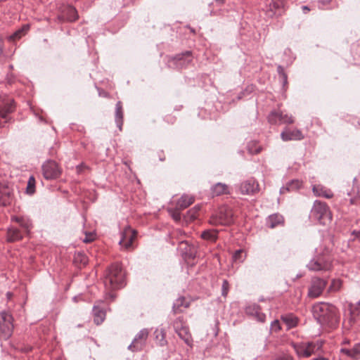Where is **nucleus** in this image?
I'll use <instances>...</instances> for the list:
<instances>
[{
	"mask_svg": "<svg viewBox=\"0 0 360 360\" xmlns=\"http://www.w3.org/2000/svg\"><path fill=\"white\" fill-rule=\"evenodd\" d=\"M342 282L340 280H333L331 284L330 285V290L331 291H338L341 288Z\"/></svg>",
	"mask_w": 360,
	"mask_h": 360,
	"instance_id": "42",
	"label": "nucleus"
},
{
	"mask_svg": "<svg viewBox=\"0 0 360 360\" xmlns=\"http://www.w3.org/2000/svg\"><path fill=\"white\" fill-rule=\"evenodd\" d=\"M312 313L314 319L322 326L333 328L339 322L337 308L329 303L319 302L314 304Z\"/></svg>",
	"mask_w": 360,
	"mask_h": 360,
	"instance_id": "1",
	"label": "nucleus"
},
{
	"mask_svg": "<svg viewBox=\"0 0 360 360\" xmlns=\"http://www.w3.org/2000/svg\"><path fill=\"white\" fill-rule=\"evenodd\" d=\"M292 346L299 357H309L321 347V344L314 342L292 343Z\"/></svg>",
	"mask_w": 360,
	"mask_h": 360,
	"instance_id": "6",
	"label": "nucleus"
},
{
	"mask_svg": "<svg viewBox=\"0 0 360 360\" xmlns=\"http://www.w3.org/2000/svg\"><path fill=\"white\" fill-rule=\"evenodd\" d=\"M79 259L80 262L83 264V265H86L88 262V259L87 257H86L85 255L82 254V253H78L77 255V256L75 257V260L76 261H78Z\"/></svg>",
	"mask_w": 360,
	"mask_h": 360,
	"instance_id": "45",
	"label": "nucleus"
},
{
	"mask_svg": "<svg viewBox=\"0 0 360 360\" xmlns=\"http://www.w3.org/2000/svg\"><path fill=\"white\" fill-rule=\"evenodd\" d=\"M278 73L280 75V76L283 75V74H285L284 72V69L281 65H278L277 68Z\"/></svg>",
	"mask_w": 360,
	"mask_h": 360,
	"instance_id": "52",
	"label": "nucleus"
},
{
	"mask_svg": "<svg viewBox=\"0 0 360 360\" xmlns=\"http://www.w3.org/2000/svg\"><path fill=\"white\" fill-rule=\"evenodd\" d=\"M103 284L106 290L109 291L124 286V274L119 264H113L106 269L103 277Z\"/></svg>",
	"mask_w": 360,
	"mask_h": 360,
	"instance_id": "2",
	"label": "nucleus"
},
{
	"mask_svg": "<svg viewBox=\"0 0 360 360\" xmlns=\"http://www.w3.org/2000/svg\"><path fill=\"white\" fill-rule=\"evenodd\" d=\"M218 231L214 229H208L202 232L201 238L209 241H215L217 238Z\"/></svg>",
	"mask_w": 360,
	"mask_h": 360,
	"instance_id": "36",
	"label": "nucleus"
},
{
	"mask_svg": "<svg viewBox=\"0 0 360 360\" xmlns=\"http://www.w3.org/2000/svg\"><path fill=\"white\" fill-rule=\"evenodd\" d=\"M240 191L243 195H254L259 192V184L255 179H248L241 183Z\"/></svg>",
	"mask_w": 360,
	"mask_h": 360,
	"instance_id": "15",
	"label": "nucleus"
},
{
	"mask_svg": "<svg viewBox=\"0 0 360 360\" xmlns=\"http://www.w3.org/2000/svg\"><path fill=\"white\" fill-rule=\"evenodd\" d=\"M189 306V303L186 302L184 297H179L177 298L173 304V311L175 314L182 311L181 307L187 308Z\"/></svg>",
	"mask_w": 360,
	"mask_h": 360,
	"instance_id": "32",
	"label": "nucleus"
},
{
	"mask_svg": "<svg viewBox=\"0 0 360 360\" xmlns=\"http://www.w3.org/2000/svg\"><path fill=\"white\" fill-rule=\"evenodd\" d=\"M259 151H260L259 149L257 150V153H259Z\"/></svg>",
	"mask_w": 360,
	"mask_h": 360,
	"instance_id": "64",
	"label": "nucleus"
},
{
	"mask_svg": "<svg viewBox=\"0 0 360 360\" xmlns=\"http://www.w3.org/2000/svg\"><path fill=\"white\" fill-rule=\"evenodd\" d=\"M356 202V199L354 198H350V202L351 204H354Z\"/></svg>",
	"mask_w": 360,
	"mask_h": 360,
	"instance_id": "58",
	"label": "nucleus"
},
{
	"mask_svg": "<svg viewBox=\"0 0 360 360\" xmlns=\"http://www.w3.org/2000/svg\"><path fill=\"white\" fill-rule=\"evenodd\" d=\"M245 259V256L243 255L242 250H236L233 255V260L234 262H243Z\"/></svg>",
	"mask_w": 360,
	"mask_h": 360,
	"instance_id": "41",
	"label": "nucleus"
},
{
	"mask_svg": "<svg viewBox=\"0 0 360 360\" xmlns=\"http://www.w3.org/2000/svg\"><path fill=\"white\" fill-rule=\"evenodd\" d=\"M329 4L328 0H319L317 1V6L320 9H324L325 6Z\"/></svg>",
	"mask_w": 360,
	"mask_h": 360,
	"instance_id": "48",
	"label": "nucleus"
},
{
	"mask_svg": "<svg viewBox=\"0 0 360 360\" xmlns=\"http://www.w3.org/2000/svg\"><path fill=\"white\" fill-rule=\"evenodd\" d=\"M313 193L316 196L331 198L333 196V192L321 185H315L313 186Z\"/></svg>",
	"mask_w": 360,
	"mask_h": 360,
	"instance_id": "26",
	"label": "nucleus"
},
{
	"mask_svg": "<svg viewBox=\"0 0 360 360\" xmlns=\"http://www.w3.org/2000/svg\"><path fill=\"white\" fill-rule=\"evenodd\" d=\"M245 313L255 317L257 321L264 323L266 320V315L262 312L261 307L257 304H252L246 307Z\"/></svg>",
	"mask_w": 360,
	"mask_h": 360,
	"instance_id": "17",
	"label": "nucleus"
},
{
	"mask_svg": "<svg viewBox=\"0 0 360 360\" xmlns=\"http://www.w3.org/2000/svg\"><path fill=\"white\" fill-rule=\"evenodd\" d=\"M281 81L283 82V85L285 86L287 84L288 77L286 74H283V75L281 76Z\"/></svg>",
	"mask_w": 360,
	"mask_h": 360,
	"instance_id": "51",
	"label": "nucleus"
},
{
	"mask_svg": "<svg viewBox=\"0 0 360 360\" xmlns=\"http://www.w3.org/2000/svg\"><path fill=\"white\" fill-rule=\"evenodd\" d=\"M165 158H163V157L160 158V160H161V161H164V160H165Z\"/></svg>",
	"mask_w": 360,
	"mask_h": 360,
	"instance_id": "62",
	"label": "nucleus"
},
{
	"mask_svg": "<svg viewBox=\"0 0 360 360\" xmlns=\"http://www.w3.org/2000/svg\"><path fill=\"white\" fill-rule=\"evenodd\" d=\"M115 120L117 124V127L119 129L122 130V127L123 124V110H122V104L121 101H118L115 105Z\"/></svg>",
	"mask_w": 360,
	"mask_h": 360,
	"instance_id": "30",
	"label": "nucleus"
},
{
	"mask_svg": "<svg viewBox=\"0 0 360 360\" xmlns=\"http://www.w3.org/2000/svg\"><path fill=\"white\" fill-rule=\"evenodd\" d=\"M15 110V105L12 98L0 96V127H4L11 120L9 114L14 112Z\"/></svg>",
	"mask_w": 360,
	"mask_h": 360,
	"instance_id": "5",
	"label": "nucleus"
},
{
	"mask_svg": "<svg viewBox=\"0 0 360 360\" xmlns=\"http://www.w3.org/2000/svg\"><path fill=\"white\" fill-rule=\"evenodd\" d=\"M35 192V179L33 176H31L27 181L26 193L29 195H32Z\"/></svg>",
	"mask_w": 360,
	"mask_h": 360,
	"instance_id": "39",
	"label": "nucleus"
},
{
	"mask_svg": "<svg viewBox=\"0 0 360 360\" xmlns=\"http://www.w3.org/2000/svg\"><path fill=\"white\" fill-rule=\"evenodd\" d=\"M108 296H109L112 300H113V299H114V297H115V295H114L113 293H112V292H108Z\"/></svg>",
	"mask_w": 360,
	"mask_h": 360,
	"instance_id": "57",
	"label": "nucleus"
},
{
	"mask_svg": "<svg viewBox=\"0 0 360 360\" xmlns=\"http://www.w3.org/2000/svg\"><path fill=\"white\" fill-rule=\"evenodd\" d=\"M282 320L286 323L289 328L295 327L297 324L298 319L292 315H285L282 316Z\"/></svg>",
	"mask_w": 360,
	"mask_h": 360,
	"instance_id": "38",
	"label": "nucleus"
},
{
	"mask_svg": "<svg viewBox=\"0 0 360 360\" xmlns=\"http://www.w3.org/2000/svg\"><path fill=\"white\" fill-rule=\"evenodd\" d=\"M12 220L18 222L27 232H29L32 227V224L28 218L24 217H14L12 218Z\"/></svg>",
	"mask_w": 360,
	"mask_h": 360,
	"instance_id": "33",
	"label": "nucleus"
},
{
	"mask_svg": "<svg viewBox=\"0 0 360 360\" xmlns=\"http://www.w3.org/2000/svg\"><path fill=\"white\" fill-rule=\"evenodd\" d=\"M173 60L176 68H183L187 67L192 61L191 51H186L182 53L176 55L173 58Z\"/></svg>",
	"mask_w": 360,
	"mask_h": 360,
	"instance_id": "18",
	"label": "nucleus"
},
{
	"mask_svg": "<svg viewBox=\"0 0 360 360\" xmlns=\"http://www.w3.org/2000/svg\"><path fill=\"white\" fill-rule=\"evenodd\" d=\"M22 238V234L19 229L11 227L7 231V241L13 243Z\"/></svg>",
	"mask_w": 360,
	"mask_h": 360,
	"instance_id": "31",
	"label": "nucleus"
},
{
	"mask_svg": "<svg viewBox=\"0 0 360 360\" xmlns=\"http://www.w3.org/2000/svg\"><path fill=\"white\" fill-rule=\"evenodd\" d=\"M327 285V281L319 277H313L308 290V296L311 298L319 297Z\"/></svg>",
	"mask_w": 360,
	"mask_h": 360,
	"instance_id": "9",
	"label": "nucleus"
},
{
	"mask_svg": "<svg viewBox=\"0 0 360 360\" xmlns=\"http://www.w3.org/2000/svg\"><path fill=\"white\" fill-rule=\"evenodd\" d=\"M349 340H345L342 342V344L345 345V344H349Z\"/></svg>",
	"mask_w": 360,
	"mask_h": 360,
	"instance_id": "59",
	"label": "nucleus"
},
{
	"mask_svg": "<svg viewBox=\"0 0 360 360\" xmlns=\"http://www.w3.org/2000/svg\"><path fill=\"white\" fill-rule=\"evenodd\" d=\"M7 297L8 299H10V297H11V292H7Z\"/></svg>",
	"mask_w": 360,
	"mask_h": 360,
	"instance_id": "61",
	"label": "nucleus"
},
{
	"mask_svg": "<svg viewBox=\"0 0 360 360\" xmlns=\"http://www.w3.org/2000/svg\"><path fill=\"white\" fill-rule=\"evenodd\" d=\"M212 193L213 195H220L229 193V188L226 184L222 183H217L214 185L212 188Z\"/></svg>",
	"mask_w": 360,
	"mask_h": 360,
	"instance_id": "34",
	"label": "nucleus"
},
{
	"mask_svg": "<svg viewBox=\"0 0 360 360\" xmlns=\"http://www.w3.org/2000/svg\"><path fill=\"white\" fill-rule=\"evenodd\" d=\"M186 326L182 317H178L173 323V327L176 333Z\"/></svg>",
	"mask_w": 360,
	"mask_h": 360,
	"instance_id": "40",
	"label": "nucleus"
},
{
	"mask_svg": "<svg viewBox=\"0 0 360 360\" xmlns=\"http://www.w3.org/2000/svg\"><path fill=\"white\" fill-rule=\"evenodd\" d=\"M274 360H293V357L288 354H284L276 357Z\"/></svg>",
	"mask_w": 360,
	"mask_h": 360,
	"instance_id": "49",
	"label": "nucleus"
},
{
	"mask_svg": "<svg viewBox=\"0 0 360 360\" xmlns=\"http://www.w3.org/2000/svg\"><path fill=\"white\" fill-rule=\"evenodd\" d=\"M268 121L271 124H292L294 118L292 115L285 114L280 110H273L268 116Z\"/></svg>",
	"mask_w": 360,
	"mask_h": 360,
	"instance_id": "10",
	"label": "nucleus"
},
{
	"mask_svg": "<svg viewBox=\"0 0 360 360\" xmlns=\"http://www.w3.org/2000/svg\"><path fill=\"white\" fill-rule=\"evenodd\" d=\"M284 219L282 215L274 214L270 215L266 219V225L271 229H274L281 224H283Z\"/></svg>",
	"mask_w": 360,
	"mask_h": 360,
	"instance_id": "28",
	"label": "nucleus"
},
{
	"mask_svg": "<svg viewBox=\"0 0 360 360\" xmlns=\"http://www.w3.org/2000/svg\"><path fill=\"white\" fill-rule=\"evenodd\" d=\"M13 317L12 316L3 311L0 314V339H8L13 333Z\"/></svg>",
	"mask_w": 360,
	"mask_h": 360,
	"instance_id": "7",
	"label": "nucleus"
},
{
	"mask_svg": "<svg viewBox=\"0 0 360 360\" xmlns=\"http://www.w3.org/2000/svg\"><path fill=\"white\" fill-rule=\"evenodd\" d=\"M195 198L192 195L184 194L176 202V206L178 210H184L193 204Z\"/></svg>",
	"mask_w": 360,
	"mask_h": 360,
	"instance_id": "24",
	"label": "nucleus"
},
{
	"mask_svg": "<svg viewBox=\"0 0 360 360\" xmlns=\"http://www.w3.org/2000/svg\"><path fill=\"white\" fill-rule=\"evenodd\" d=\"M271 330L278 332L281 330L280 322L278 320H274L271 323Z\"/></svg>",
	"mask_w": 360,
	"mask_h": 360,
	"instance_id": "46",
	"label": "nucleus"
},
{
	"mask_svg": "<svg viewBox=\"0 0 360 360\" xmlns=\"http://www.w3.org/2000/svg\"><path fill=\"white\" fill-rule=\"evenodd\" d=\"M149 331L147 328L141 329L134 337L128 349L131 352H139L143 349L146 344Z\"/></svg>",
	"mask_w": 360,
	"mask_h": 360,
	"instance_id": "8",
	"label": "nucleus"
},
{
	"mask_svg": "<svg viewBox=\"0 0 360 360\" xmlns=\"http://www.w3.org/2000/svg\"><path fill=\"white\" fill-rule=\"evenodd\" d=\"M302 186V182L298 179H292L280 189L281 194L285 193L287 191H296Z\"/></svg>",
	"mask_w": 360,
	"mask_h": 360,
	"instance_id": "25",
	"label": "nucleus"
},
{
	"mask_svg": "<svg viewBox=\"0 0 360 360\" xmlns=\"http://www.w3.org/2000/svg\"><path fill=\"white\" fill-rule=\"evenodd\" d=\"M95 238V236L93 233H86V236L84 237V238L83 239V242L84 243H90L91 241H93Z\"/></svg>",
	"mask_w": 360,
	"mask_h": 360,
	"instance_id": "47",
	"label": "nucleus"
},
{
	"mask_svg": "<svg viewBox=\"0 0 360 360\" xmlns=\"http://www.w3.org/2000/svg\"><path fill=\"white\" fill-rule=\"evenodd\" d=\"M179 249L182 255L186 259H194L197 254L196 248L188 243L186 240H181L179 243Z\"/></svg>",
	"mask_w": 360,
	"mask_h": 360,
	"instance_id": "16",
	"label": "nucleus"
},
{
	"mask_svg": "<svg viewBox=\"0 0 360 360\" xmlns=\"http://www.w3.org/2000/svg\"><path fill=\"white\" fill-rule=\"evenodd\" d=\"M94 321L96 324L99 325L103 322L105 318V311L98 305H94L92 310Z\"/></svg>",
	"mask_w": 360,
	"mask_h": 360,
	"instance_id": "27",
	"label": "nucleus"
},
{
	"mask_svg": "<svg viewBox=\"0 0 360 360\" xmlns=\"http://www.w3.org/2000/svg\"><path fill=\"white\" fill-rule=\"evenodd\" d=\"M314 360H328V359L324 356H318L314 358Z\"/></svg>",
	"mask_w": 360,
	"mask_h": 360,
	"instance_id": "54",
	"label": "nucleus"
},
{
	"mask_svg": "<svg viewBox=\"0 0 360 360\" xmlns=\"http://www.w3.org/2000/svg\"><path fill=\"white\" fill-rule=\"evenodd\" d=\"M281 138L283 141H288L292 140H302L304 136L299 129H293L290 130L288 128H285L281 133Z\"/></svg>",
	"mask_w": 360,
	"mask_h": 360,
	"instance_id": "21",
	"label": "nucleus"
},
{
	"mask_svg": "<svg viewBox=\"0 0 360 360\" xmlns=\"http://www.w3.org/2000/svg\"><path fill=\"white\" fill-rule=\"evenodd\" d=\"M156 344L160 347L165 346L167 344L166 340V333L163 328H156L153 333Z\"/></svg>",
	"mask_w": 360,
	"mask_h": 360,
	"instance_id": "29",
	"label": "nucleus"
},
{
	"mask_svg": "<svg viewBox=\"0 0 360 360\" xmlns=\"http://www.w3.org/2000/svg\"><path fill=\"white\" fill-rule=\"evenodd\" d=\"M29 27H30L28 25H23L22 28L18 30L12 35L10 36V39L15 41L20 39L28 31Z\"/></svg>",
	"mask_w": 360,
	"mask_h": 360,
	"instance_id": "37",
	"label": "nucleus"
},
{
	"mask_svg": "<svg viewBox=\"0 0 360 360\" xmlns=\"http://www.w3.org/2000/svg\"><path fill=\"white\" fill-rule=\"evenodd\" d=\"M13 198L12 190L8 186L0 184V205L6 206L11 204Z\"/></svg>",
	"mask_w": 360,
	"mask_h": 360,
	"instance_id": "19",
	"label": "nucleus"
},
{
	"mask_svg": "<svg viewBox=\"0 0 360 360\" xmlns=\"http://www.w3.org/2000/svg\"><path fill=\"white\" fill-rule=\"evenodd\" d=\"M60 20L73 22L78 19V14L76 8L72 6H65L59 15Z\"/></svg>",
	"mask_w": 360,
	"mask_h": 360,
	"instance_id": "20",
	"label": "nucleus"
},
{
	"mask_svg": "<svg viewBox=\"0 0 360 360\" xmlns=\"http://www.w3.org/2000/svg\"><path fill=\"white\" fill-rule=\"evenodd\" d=\"M137 232L130 226H126L121 233V239L119 244L124 250H129L132 246V243L136 236Z\"/></svg>",
	"mask_w": 360,
	"mask_h": 360,
	"instance_id": "11",
	"label": "nucleus"
},
{
	"mask_svg": "<svg viewBox=\"0 0 360 360\" xmlns=\"http://www.w3.org/2000/svg\"><path fill=\"white\" fill-rule=\"evenodd\" d=\"M340 352L347 356L357 360L360 359V342L355 343L351 348H342Z\"/></svg>",
	"mask_w": 360,
	"mask_h": 360,
	"instance_id": "22",
	"label": "nucleus"
},
{
	"mask_svg": "<svg viewBox=\"0 0 360 360\" xmlns=\"http://www.w3.org/2000/svg\"><path fill=\"white\" fill-rule=\"evenodd\" d=\"M357 196H358V198H360V193L359 192H358Z\"/></svg>",
	"mask_w": 360,
	"mask_h": 360,
	"instance_id": "63",
	"label": "nucleus"
},
{
	"mask_svg": "<svg viewBox=\"0 0 360 360\" xmlns=\"http://www.w3.org/2000/svg\"><path fill=\"white\" fill-rule=\"evenodd\" d=\"M311 214L315 218L320 220L324 217L328 215L329 208L326 202L320 200H315L311 209Z\"/></svg>",
	"mask_w": 360,
	"mask_h": 360,
	"instance_id": "14",
	"label": "nucleus"
},
{
	"mask_svg": "<svg viewBox=\"0 0 360 360\" xmlns=\"http://www.w3.org/2000/svg\"><path fill=\"white\" fill-rule=\"evenodd\" d=\"M302 10L303 13L306 14L310 11V8L307 6H302Z\"/></svg>",
	"mask_w": 360,
	"mask_h": 360,
	"instance_id": "53",
	"label": "nucleus"
},
{
	"mask_svg": "<svg viewBox=\"0 0 360 360\" xmlns=\"http://www.w3.org/2000/svg\"><path fill=\"white\" fill-rule=\"evenodd\" d=\"M352 235H355L356 237H359L360 235V231H354L352 232Z\"/></svg>",
	"mask_w": 360,
	"mask_h": 360,
	"instance_id": "56",
	"label": "nucleus"
},
{
	"mask_svg": "<svg viewBox=\"0 0 360 360\" xmlns=\"http://www.w3.org/2000/svg\"><path fill=\"white\" fill-rule=\"evenodd\" d=\"M181 210H178L177 207L176 206L175 209H169V212L171 214L172 218L175 221H179L181 219V214L180 211Z\"/></svg>",
	"mask_w": 360,
	"mask_h": 360,
	"instance_id": "43",
	"label": "nucleus"
},
{
	"mask_svg": "<svg viewBox=\"0 0 360 360\" xmlns=\"http://www.w3.org/2000/svg\"><path fill=\"white\" fill-rule=\"evenodd\" d=\"M285 11V0H272L266 11V15L269 18L279 16Z\"/></svg>",
	"mask_w": 360,
	"mask_h": 360,
	"instance_id": "13",
	"label": "nucleus"
},
{
	"mask_svg": "<svg viewBox=\"0 0 360 360\" xmlns=\"http://www.w3.org/2000/svg\"><path fill=\"white\" fill-rule=\"evenodd\" d=\"M333 257L330 252L327 250L321 254L318 253L307 264V267L313 271H329L332 268Z\"/></svg>",
	"mask_w": 360,
	"mask_h": 360,
	"instance_id": "3",
	"label": "nucleus"
},
{
	"mask_svg": "<svg viewBox=\"0 0 360 360\" xmlns=\"http://www.w3.org/2000/svg\"><path fill=\"white\" fill-rule=\"evenodd\" d=\"M81 167H82V166H78V167H77V172H79L81 171Z\"/></svg>",
	"mask_w": 360,
	"mask_h": 360,
	"instance_id": "60",
	"label": "nucleus"
},
{
	"mask_svg": "<svg viewBox=\"0 0 360 360\" xmlns=\"http://www.w3.org/2000/svg\"><path fill=\"white\" fill-rule=\"evenodd\" d=\"M179 337L182 339L185 343L188 345H190L191 343V336L189 333L188 328L187 326L181 328L178 332H176Z\"/></svg>",
	"mask_w": 360,
	"mask_h": 360,
	"instance_id": "35",
	"label": "nucleus"
},
{
	"mask_svg": "<svg viewBox=\"0 0 360 360\" xmlns=\"http://www.w3.org/2000/svg\"><path fill=\"white\" fill-rule=\"evenodd\" d=\"M229 289V283L227 280H224L221 286V295L226 297Z\"/></svg>",
	"mask_w": 360,
	"mask_h": 360,
	"instance_id": "44",
	"label": "nucleus"
},
{
	"mask_svg": "<svg viewBox=\"0 0 360 360\" xmlns=\"http://www.w3.org/2000/svg\"><path fill=\"white\" fill-rule=\"evenodd\" d=\"M42 172L46 179H55L60 174L58 164L53 160L47 161L43 164Z\"/></svg>",
	"mask_w": 360,
	"mask_h": 360,
	"instance_id": "12",
	"label": "nucleus"
},
{
	"mask_svg": "<svg viewBox=\"0 0 360 360\" xmlns=\"http://www.w3.org/2000/svg\"><path fill=\"white\" fill-rule=\"evenodd\" d=\"M349 323L352 324L360 319V300L355 304L350 303L349 304Z\"/></svg>",
	"mask_w": 360,
	"mask_h": 360,
	"instance_id": "23",
	"label": "nucleus"
},
{
	"mask_svg": "<svg viewBox=\"0 0 360 360\" xmlns=\"http://www.w3.org/2000/svg\"><path fill=\"white\" fill-rule=\"evenodd\" d=\"M210 224L217 226H229L234 222V214L231 207L224 205L220 207L217 212L212 214L210 219Z\"/></svg>",
	"mask_w": 360,
	"mask_h": 360,
	"instance_id": "4",
	"label": "nucleus"
},
{
	"mask_svg": "<svg viewBox=\"0 0 360 360\" xmlns=\"http://www.w3.org/2000/svg\"><path fill=\"white\" fill-rule=\"evenodd\" d=\"M200 210V206H195L192 210H189L188 213H191V217L195 218V214Z\"/></svg>",
	"mask_w": 360,
	"mask_h": 360,
	"instance_id": "50",
	"label": "nucleus"
},
{
	"mask_svg": "<svg viewBox=\"0 0 360 360\" xmlns=\"http://www.w3.org/2000/svg\"><path fill=\"white\" fill-rule=\"evenodd\" d=\"M217 4L222 5L224 3V0H214Z\"/></svg>",
	"mask_w": 360,
	"mask_h": 360,
	"instance_id": "55",
	"label": "nucleus"
}]
</instances>
